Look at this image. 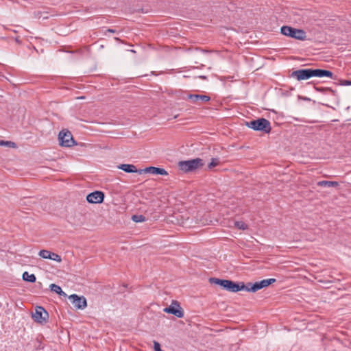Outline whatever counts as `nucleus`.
Returning a JSON list of instances; mask_svg holds the SVG:
<instances>
[{
    "label": "nucleus",
    "mask_w": 351,
    "mask_h": 351,
    "mask_svg": "<svg viewBox=\"0 0 351 351\" xmlns=\"http://www.w3.org/2000/svg\"><path fill=\"white\" fill-rule=\"evenodd\" d=\"M291 77L297 79L298 81L308 80L312 77H328L333 78V73L330 71L324 69H303L293 71Z\"/></svg>",
    "instance_id": "nucleus-1"
},
{
    "label": "nucleus",
    "mask_w": 351,
    "mask_h": 351,
    "mask_svg": "<svg viewBox=\"0 0 351 351\" xmlns=\"http://www.w3.org/2000/svg\"><path fill=\"white\" fill-rule=\"evenodd\" d=\"M209 282L211 284L219 285L223 287V289L234 293L241 290H245V285L243 282H235L230 280H223L217 278H209Z\"/></svg>",
    "instance_id": "nucleus-2"
},
{
    "label": "nucleus",
    "mask_w": 351,
    "mask_h": 351,
    "mask_svg": "<svg viewBox=\"0 0 351 351\" xmlns=\"http://www.w3.org/2000/svg\"><path fill=\"white\" fill-rule=\"evenodd\" d=\"M246 125L250 128L256 131H262L265 133H269L271 131L270 122L264 118L258 119L256 120L247 122Z\"/></svg>",
    "instance_id": "nucleus-3"
},
{
    "label": "nucleus",
    "mask_w": 351,
    "mask_h": 351,
    "mask_svg": "<svg viewBox=\"0 0 351 351\" xmlns=\"http://www.w3.org/2000/svg\"><path fill=\"white\" fill-rule=\"evenodd\" d=\"M280 32L285 36L300 40H304L306 37V32L303 29H299L287 25L281 27Z\"/></svg>",
    "instance_id": "nucleus-4"
},
{
    "label": "nucleus",
    "mask_w": 351,
    "mask_h": 351,
    "mask_svg": "<svg viewBox=\"0 0 351 351\" xmlns=\"http://www.w3.org/2000/svg\"><path fill=\"white\" fill-rule=\"evenodd\" d=\"M203 165L204 162L202 159L199 158L189 160L180 161L178 163L180 169L184 172L194 171Z\"/></svg>",
    "instance_id": "nucleus-5"
},
{
    "label": "nucleus",
    "mask_w": 351,
    "mask_h": 351,
    "mask_svg": "<svg viewBox=\"0 0 351 351\" xmlns=\"http://www.w3.org/2000/svg\"><path fill=\"white\" fill-rule=\"evenodd\" d=\"M58 139L62 147H71L76 144L70 131L62 130L59 132Z\"/></svg>",
    "instance_id": "nucleus-6"
},
{
    "label": "nucleus",
    "mask_w": 351,
    "mask_h": 351,
    "mask_svg": "<svg viewBox=\"0 0 351 351\" xmlns=\"http://www.w3.org/2000/svg\"><path fill=\"white\" fill-rule=\"evenodd\" d=\"M276 281L274 278L265 279L260 282H256L252 284L251 282H248L245 285V290L249 292H256L259 289L267 287L273 282Z\"/></svg>",
    "instance_id": "nucleus-7"
},
{
    "label": "nucleus",
    "mask_w": 351,
    "mask_h": 351,
    "mask_svg": "<svg viewBox=\"0 0 351 351\" xmlns=\"http://www.w3.org/2000/svg\"><path fill=\"white\" fill-rule=\"evenodd\" d=\"M165 313L172 314L178 318L184 317V311L180 306V303L176 300H173L171 304L163 309Z\"/></svg>",
    "instance_id": "nucleus-8"
},
{
    "label": "nucleus",
    "mask_w": 351,
    "mask_h": 351,
    "mask_svg": "<svg viewBox=\"0 0 351 351\" xmlns=\"http://www.w3.org/2000/svg\"><path fill=\"white\" fill-rule=\"evenodd\" d=\"M32 317L37 323L44 324L47 322L49 314L43 307L38 306L36 307L35 313Z\"/></svg>",
    "instance_id": "nucleus-9"
},
{
    "label": "nucleus",
    "mask_w": 351,
    "mask_h": 351,
    "mask_svg": "<svg viewBox=\"0 0 351 351\" xmlns=\"http://www.w3.org/2000/svg\"><path fill=\"white\" fill-rule=\"evenodd\" d=\"M73 306L77 309H84L87 306L86 299L84 296L72 294L69 297Z\"/></svg>",
    "instance_id": "nucleus-10"
},
{
    "label": "nucleus",
    "mask_w": 351,
    "mask_h": 351,
    "mask_svg": "<svg viewBox=\"0 0 351 351\" xmlns=\"http://www.w3.org/2000/svg\"><path fill=\"white\" fill-rule=\"evenodd\" d=\"M104 193L102 191H95L86 196V200L90 204H100L104 199Z\"/></svg>",
    "instance_id": "nucleus-11"
},
{
    "label": "nucleus",
    "mask_w": 351,
    "mask_h": 351,
    "mask_svg": "<svg viewBox=\"0 0 351 351\" xmlns=\"http://www.w3.org/2000/svg\"><path fill=\"white\" fill-rule=\"evenodd\" d=\"M138 173H151V174H155V175H162V176H167L168 175L167 171L163 169L160 167H146L145 169H139Z\"/></svg>",
    "instance_id": "nucleus-12"
},
{
    "label": "nucleus",
    "mask_w": 351,
    "mask_h": 351,
    "mask_svg": "<svg viewBox=\"0 0 351 351\" xmlns=\"http://www.w3.org/2000/svg\"><path fill=\"white\" fill-rule=\"evenodd\" d=\"M187 99L196 104H200V101L208 102L210 100V97L208 95L197 94H189L187 95Z\"/></svg>",
    "instance_id": "nucleus-13"
},
{
    "label": "nucleus",
    "mask_w": 351,
    "mask_h": 351,
    "mask_svg": "<svg viewBox=\"0 0 351 351\" xmlns=\"http://www.w3.org/2000/svg\"><path fill=\"white\" fill-rule=\"evenodd\" d=\"M118 168L119 169L124 171L126 173H138V170H139V169H136L135 165H130V164H121L118 166Z\"/></svg>",
    "instance_id": "nucleus-14"
},
{
    "label": "nucleus",
    "mask_w": 351,
    "mask_h": 351,
    "mask_svg": "<svg viewBox=\"0 0 351 351\" xmlns=\"http://www.w3.org/2000/svg\"><path fill=\"white\" fill-rule=\"evenodd\" d=\"M317 185L319 186H337L339 183L335 181H319L317 182Z\"/></svg>",
    "instance_id": "nucleus-15"
},
{
    "label": "nucleus",
    "mask_w": 351,
    "mask_h": 351,
    "mask_svg": "<svg viewBox=\"0 0 351 351\" xmlns=\"http://www.w3.org/2000/svg\"><path fill=\"white\" fill-rule=\"evenodd\" d=\"M23 280L29 282H34L36 280L34 274H29L27 271H25L23 274Z\"/></svg>",
    "instance_id": "nucleus-16"
},
{
    "label": "nucleus",
    "mask_w": 351,
    "mask_h": 351,
    "mask_svg": "<svg viewBox=\"0 0 351 351\" xmlns=\"http://www.w3.org/2000/svg\"><path fill=\"white\" fill-rule=\"evenodd\" d=\"M50 289L51 291L55 292L59 294L60 295L66 296V293L64 291H62L61 287L56 284H51L50 285Z\"/></svg>",
    "instance_id": "nucleus-17"
},
{
    "label": "nucleus",
    "mask_w": 351,
    "mask_h": 351,
    "mask_svg": "<svg viewBox=\"0 0 351 351\" xmlns=\"http://www.w3.org/2000/svg\"><path fill=\"white\" fill-rule=\"evenodd\" d=\"M132 220L134 222L138 223L145 221L146 218L142 215H134L132 216Z\"/></svg>",
    "instance_id": "nucleus-18"
},
{
    "label": "nucleus",
    "mask_w": 351,
    "mask_h": 351,
    "mask_svg": "<svg viewBox=\"0 0 351 351\" xmlns=\"http://www.w3.org/2000/svg\"><path fill=\"white\" fill-rule=\"evenodd\" d=\"M38 255L45 259H49L51 257V252L47 250H42L38 252Z\"/></svg>",
    "instance_id": "nucleus-19"
},
{
    "label": "nucleus",
    "mask_w": 351,
    "mask_h": 351,
    "mask_svg": "<svg viewBox=\"0 0 351 351\" xmlns=\"http://www.w3.org/2000/svg\"><path fill=\"white\" fill-rule=\"evenodd\" d=\"M43 14H47V13H44L41 11H37L34 12V17L36 19H40L41 17H43V19H47L48 16L45 15L43 16Z\"/></svg>",
    "instance_id": "nucleus-20"
},
{
    "label": "nucleus",
    "mask_w": 351,
    "mask_h": 351,
    "mask_svg": "<svg viewBox=\"0 0 351 351\" xmlns=\"http://www.w3.org/2000/svg\"><path fill=\"white\" fill-rule=\"evenodd\" d=\"M49 259L55 261L58 263L62 261L61 256L53 252H51V257L49 258Z\"/></svg>",
    "instance_id": "nucleus-21"
},
{
    "label": "nucleus",
    "mask_w": 351,
    "mask_h": 351,
    "mask_svg": "<svg viewBox=\"0 0 351 351\" xmlns=\"http://www.w3.org/2000/svg\"><path fill=\"white\" fill-rule=\"evenodd\" d=\"M234 225L237 228H238L240 230L247 229V225L243 221H235Z\"/></svg>",
    "instance_id": "nucleus-22"
},
{
    "label": "nucleus",
    "mask_w": 351,
    "mask_h": 351,
    "mask_svg": "<svg viewBox=\"0 0 351 351\" xmlns=\"http://www.w3.org/2000/svg\"><path fill=\"white\" fill-rule=\"evenodd\" d=\"M0 145H5L10 147H16V144L12 141H0Z\"/></svg>",
    "instance_id": "nucleus-23"
},
{
    "label": "nucleus",
    "mask_w": 351,
    "mask_h": 351,
    "mask_svg": "<svg viewBox=\"0 0 351 351\" xmlns=\"http://www.w3.org/2000/svg\"><path fill=\"white\" fill-rule=\"evenodd\" d=\"M219 163V159L217 158H212L211 162L208 165V168H213L218 165Z\"/></svg>",
    "instance_id": "nucleus-24"
},
{
    "label": "nucleus",
    "mask_w": 351,
    "mask_h": 351,
    "mask_svg": "<svg viewBox=\"0 0 351 351\" xmlns=\"http://www.w3.org/2000/svg\"><path fill=\"white\" fill-rule=\"evenodd\" d=\"M154 351H161L160 345L157 341H154Z\"/></svg>",
    "instance_id": "nucleus-25"
},
{
    "label": "nucleus",
    "mask_w": 351,
    "mask_h": 351,
    "mask_svg": "<svg viewBox=\"0 0 351 351\" xmlns=\"http://www.w3.org/2000/svg\"><path fill=\"white\" fill-rule=\"evenodd\" d=\"M317 91L323 92L324 90H328L333 92V90L330 88H315Z\"/></svg>",
    "instance_id": "nucleus-26"
},
{
    "label": "nucleus",
    "mask_w": 351,
    "mask_h": 351,
    "mask_svg": "<svg viewBox=\"0 0 351 351\" xmlns=\"http://www.w3.org/2000/svg\"><path fill=\"white\" fill-rule=\"evenodd\" d=\"M340 84L342 86H349L351 85V81L348 80H341Z\"/></svg>",
    "instance_id": "nucleus-27"
},
{
    "label": "nucleus",
    "mask_w": 351,
    "mask_h": 351,
    "mask_svg": "<svg viewBox=\"0 0 351 351\" xmlns=\"http://www.w3.org/2000/svg\"><path fill=\"white\" fill-rule=\"evenodd\" d=\"M107 32H110V33H114V32H115V30H114V29H107Z\"/></svg>",
    "instance_id": "nucleus-28"
},
{
    "label": "nucleus",
    "mask_w": 351,
    "mask_h": 351,
    "mask_svg": "<svg viewBox=\"0 0 351 351\" xmlns=\"http://www.w3.org/2000/svg\"><path fill=\"white\" fill-rule=\"evenodd\" d=\"M84 97H77V99H84Z\"/></svg>",
    "instance_id": "nucleus-29"
},
{
    "label": "nucleus",
    "mask_w": 351,
    "mask_h": 351,
    "mask_svg": "<svg viewBox=\"0 0 351 351\" xmlns=\"http://www.w3.org/2000/svg\"><path fill=\"white\" fill-rule=\"evenodd\" d=\"M115 40H119V38H115Z\"/></svg>",
    "instance_id": "nucleus-30"
}]
</instances>
